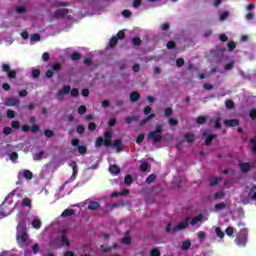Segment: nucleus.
<instances>
[{"label": "nucleus", "instance_id": "nucleus-1", "mask_svg": "<svg viewBox=\"0 0 256 256\" xmlns=\"http://www.w3.org/2000/svg\"><path fill=\"white\" fill-rule=\"evenodd\" d=\"M248 237L249 231L247 230V228H243L238 232L234 241L236 245H238V247H247Z\"/></svg>", "mask_w": 256, "mask_h": 256}, {"label": "nucleus", "instance_id": "nucleus-2", "mask_svg": "<svg viewBox=\"0 0 256 256\" xmlns=\"http://www.w3.org/2000/svg\"><path fill=\"white\" fill-rule=\"evenodd\" d=\"M17 229H22L23 233L20 234L19 232L16 235V239L18 243H27V226L18 224Z\"/></svg>", "mask_w": 256, "mask_h": 256}, {"label": "nucleus", "instance_id": "nucleus-3", "mask_svg": "<svg viewBox=\"0 0 256 256\" xmlns=\"http://www.w3.org/2000/svg\"><path fill=\"white\" fill-rule=\"evenodd\" d=\"M1 70L3 73H7L8 79H16L17 78V71L11 70V66L9 64H2Z\"/></svg>", "mask_w": 256, "mask_h": 256}, {"label": "nucleus", "instance_id": "nucleus-4", "mask_svg": "<svg viewBox=\"0 0 256 256\" xmlns=\"http://www.w3.org/2000/svg\"><path fill=\"white\" fill-rule=\"evenodd\" d=\"M147 139L149 141H152L153 145H157V143H161V141H163V135L151 131L150 133H148Z\"/></svg>", "mask_w": 256, "mask_h": 256}, {"label": "nucleus", "instance_id": "nucleus-5", "mask_svg": "<svg viewBox=\"0 0 256 256\" xmlns=\"http://www.w3.org/2000/svg\"><path fill=\"white\" fill-rule=\"evenodd\" d=\"M70 92L71 86H63V88L57 92L56 97L59 101H62V99H65V95H69Z\"/></svg>", "mask_w": 256, "mask_h": 256}, {"label": "nucleus", "instance_id": "nucleus-6", "mask_svg": "<svg viewBox=\"0 0 256 256\" xmlns=\"http://www.w3.org/2000/svg\"><path fill=\"white\" fill-rule=\"evenodd\" d=\"M68 14H69V9L61 8V9L56 10L52 14V17H53V19H63V17H65Z\"/></svg>", "mask_w": 256, "mask_h": 256}, {"label": "nucleus", "instance_id": "nucleus-7", "mask_svg": "<svg viewBox=\"0 0 256 256\" xmlns=\"http://www.w3.org/2000/svg\"><path fill=\"white\" fill-rule=\"evenodd\" d=\"M189 218H186L184 221L180 222L177 226L172 228L173 233H177V231H183V229H187L189 227Z\"/></svg>", "mask_w": 256, "mask_h": 256}, {"label": "nucleus", "instance_id": "nucleus-8", "mask_svg": "<svg viewBox=\"0 0 256 256\" xmlns=\"http://www.w3.org/2000/svg\"><path fill=\"white\" fill-rule=\"evenodd\" d=\"M111 137H113V133L111 131H106L104 133V147H111L113 145Z\"/></svg>", "mask_w": 256, "mask_h": 256}, {"label": "nucleus", "instance_id": "nucleus-9", "mask_svg": "<svg viewBox=\"0 0 256 256\" xmlns=\"http://www.w3.org/2000/svg\"><path fill=\"white\" fill-rule=\"evenodd\" d=\"M20 103H21V100L15 97H9L5 101L6 107H15V105H19Z\"/></svg>", "mask_w": 256, "mask_h": 256}, {"label": "nucleus", "instance_id": "nucleus-10", "mask_svg": "<svg viewBox=\"0 0 256 256\" xmlns=\"http://www.w3.org/2000/svg\"><path fill=\"white\" fill-rule=\"evenodd\" d=\"M203 136L206 137L205 145L207 147L211 146V143H213V139H217V135L216 134L207 135L206 131L203 133Z\"/></svg>", "mask_w": 256, "mask_h": 256}, {"label": "nucleus", "instance_id": "nucleus-11", "mask_svg": "<svg viewBox=\"0 0 256 256\" xmlns=\"http://www.w3.org/2000/svg\"><path fill=\"white\" fill-rule=\"evenodd\" d=\"M226 127H237L239 125V119L224 120Z\"/></svg>", "mask_w": 256, "mask_h": 256}, {"label": "nucleus", "instance_id": "nucleus-12", "mask_svg": "<svg viewBox=\"0 0 256 256\" xmlns=\"http://www.w3.org/2000/svg\"><path fill=\"white\" fill-rule=\"evenodd\" d=\"M239 167L243 173H249L251 171V164L249 162L240 163Z\"/></svg>", "mask_w": 256, "mask_h": 256}, {"label": "nucleus", "instance_id": "nucleus-13", "mask_svg": "<svg viewBox=\"0 0 256 256\" xmlns=\"http://www.w3.org/2000/svg\"><path fill=\"white\" fill-rule=\"evenodd\" d=\"M139 99H141V94H139V92L132 91L130 93V101H131V103H137V101H139Z\"/></svg>", "mask_w": 256, "mask_h": 256}, {"label": "nucleus", "instance_id": "nucleus-14", "mask_svg": "<svg viewBox=\"0 0 256 256\" xmlns=\"http://www.w3.org/2000/svg\"><path fill=\"white\" fill-rule=\"evenodd\" d=\"M140 171H141L142 173H147V171H148V172L151 171V166H150L149 163H147V162H142V163L140 164Z\"/></svg>", "mask_w": 256, "mask_h": 256}, {"label": "nucleus", "instance_id": "nucleus-15", "mask_svg": "<svg viewBox=\"0 0 256 256\" xmlns=\"http://www.w3.org/2000/svg\"><path fill=\"white\" fill-rule=\"evenodd\" d=\"M109 172L112 173V175H119V173H121V168L114 164L109 167Z\"/></svg>", "mask_w": 256, "mask_h": 256}, {"label": "nucleus", "instance_id": "nucleus-16", "mask_svg": "<svg viewBox=\"0 0 256 256\" xmlns=\"http://www.w3.org/2000/svg\"><path fill=\"white\" fill-rule=\"evenodd\" d=\"M100 207L99 202L91 201L88 205L89 211H97V209Z\"/></svg>", "mask_w": 256, "mask_h": 256}, {"label": "nucleus", "instance_id": "nucleus-17", "mask_svg": "<svg viewBox=\"0 0 256 256\" xmlns=\"http://www.w3.org/2000/svg\"><path fill=\"white\" fill-rule=\"evenodd\" d=\"M156 115L154 113L150 114L147 118H144L141 122H140V127H143V125H146V123H149L151 121V119H155Z\"/></svg>", "mask_w": 256, "mask_h": 256}, {"label": "nucleus", "instance_id": "nucleus-18", "mask_svg": "<svg viewBox=\"0 0 256 256\" xmlns=\"http://www.w3.org/2000/svg\"><path fill=\"white\" fill-rule=\"evenodd\" d=\"M71 215H75V210L66 209L62 212L61 217L67 218V217H71Z\"/></svg>", "mask_w": 256, "mask_h": 256}, {"label": "nucleus", "instance_id": "nucleus-19", "mask_svg": "<svg viewBox=\"0 0 256 256\" xmlns=\"http://www.w3.org/2000/svg\"><path fill=\"white\" fill-rule=\"evenodd\" d=\"M121 139H116L113 143V147L117 150V153H121V147H122Z\"/></svg>", "mask_w": 256, "mask_h": 256}, {"label": "nucleus", "instance_id": "nucleus-20", "mask_svg": "<svg viewBox=\"0 0 256 256\" xmlns=\"http://www.w3.org/2000/svg\"><path fill=\"white\" fill-rule=\"evenodd\" d=\"M201 221H203V214H200V215L194 217V218L190 221V225L195 226L196 223H199V222H201Z\"/></svg>", "mask_w": 256, "mask_h": 256}, {"label": "nucleus", "instance_id": "nucleus-21", "mask_svg": "<svg viewBox=\"0 0 256 256\" xmlns=\"http://www.w3.org/2000/svg\"><path fill=\"white\" fill-rule=\"evenodd\" d=\"M184 139L187 141V143H193V141H195V135L193 133H186L184 135Z\"/></svg>", "mask_w": 256, "mask_h": 256}, {"label": "nucleus", "instance_id": "nucleus-22", "mask_svg": "<svg viewBox=\"0 0 256 256\" xmlns=\"http://www.w3.org/2000/svg\"><path fill=\"white\" fill-rule=\"evenodd\" d=\"M117 43H119V38H117V36H113L109 41V45L112 49L117 47Z\"/></svg>", "mask_w": 256, "mask_h": 256}, {"label": "nucleus", "instance_id": "nucleus-23", "mask_svg": "<svg viewBox=\"0 0 256 256\" xmlns=\"http://www.w3.org/2000/svg\"><path fill=\"white\" fill-rule=\"evenodd\" d=\"M15 11L18 15H23L27 13V8L25 6H16Z\"/></svg>", "mask_w": 256, "mask_h": 256}, {"label": "nucleus", "instance_id": "nucleus-24", "mask_svg": "<svg viewBox=\"0 0 256 256\" xmlns=\"http://www.w3.org/2000/svg\"><path fill=\"white\" fill-rule=\"evenodd\" d=\"M23 177L24 179H27L28 181H30V179H33V172L29 170H23Z\"/></svg>", "mask_w": 256, "mask_h": 256}, {"label": "nucleus", "instance_id": "nucleus-25", "mask_svg": "<svg viewBox=\"0 0 256 256\" xmlns=\"http://www.w3.org/2000/svg\"><path fill=\"white\" fill-rule=\"evenodd\" d=\"M102 145H105V140L103 139V137L99 136L96 138L95 147L99 148Z\"/></svg>", "mask_w": 256, "mask_h": 256}, {"label": "nucleus", "instance_id": "nucleus-26", "mask_svg": "<svg viewBox=\"0 0 256 256\" xmlns=\"http://www.w3.org/2000/svg\"><path fill=\"white\" fill-rule=\"evenodd\" d=\"M133 121H139V116H132V117L125 118V123H127V125H131Z\"/></svg>", "mask_w": 256, "mask_h": 256}, {"label": "nucleus", "instance_id": "nucleus-27", "mask_svg": "<svg viewBox=\"0 0 256 256\" xmlns=\"http://www.w3.org/2000/svg\"><path fill=\"white\" fill-rule=\"evenodd\" d=\"M41 225H42V223H41V220H39V219H34L32 221V227L34 229H41Z\"/></svg>", "mask_w": 256, "mask_h": 256}, {"label": "nucleus", "instance_id": "nucleus-28", "mask_svg": "<svg viewBox=\"0 0 256 256\" xmlns=\"http://www.w3.org/2000/svg\"><path fill=\"white\" fill-rule=\"evenodd\" d=\"M61 241L63 245H66V247H69V245H71V243L69 242V239H67V234H65V231L62 234Z\"/></svg>", "mask_w": 256, "mask_h": 256}, {"label": "nucleus", "instance_id": "nucleus-29", "mask_svg": "<svg viewBox=\"0 0 256 256\" xmlns=\"http://www.w3.org/2000/svg\"><path fill=\"white\" fill-rule=\"evenodd\" d=\"M70 167H72L73 177H77V171H78L77 162L73 161V162L70 164Z\"/></svg>", "mask_w": 256, "mask_h": 256}, {"label": "nucleus", "instance_id": "nucleus-30", "mask_svg": "<svg viewBox=\"0 0 256 256\" xmlns=\"http://www.w3.org/2000/svg\"><path fill=\"white\" fill-rule=\"evenodd\" d=\"M10 160L12 163H17V159H19V154L17 152H12L10 155Z\"/></svg>", "mask_w": 256, "mask_h": 256}, {"label": "nucleus", "instance_id": "nucleus-31", "mask_svg": "<svg viewBox=\"0 0 256 256\" xmlns=\"http://www.w3.org/2000/svg\"><path fill=\"white\" fill-rule=\"evenodd\" d=\"M43 155H45V153L43 151H40V152L34 154V156H33L34 161H41V159H43Z\"/></svg>", "mask_w": 256, "mask_h": 256}, {"label": "nucleus", "instance_id": "nucleus-32", "mask_svg": "<svg viewBox=\"0 0 256 256\" xmlns=\"http://www.w3.org/2000/svg\"><path fill=\"white\" fill-rule=\"evenodd\" d=\"M45 137H48V139H51L52 137H55V132L53 130L46 129L44 130Z\"/></svg>", "mask_w": 256, "mask_h": 256}, {"label": "nucleus", "instance_id": "nucleus-33", "mask_svg": "<svg viewBox=\"0 0 256 256\" xmlns=\"http://www.w3.org/2000/svg\"><path fill=\"white\" fill-rule=\"evenodd\" d=\"M215 233L219 239H223V237H225V232H223L220 227L216 228Z\"/></svg>", "mask_w": 256, "mask_h": 256}, {"label": "nucleus", "instance_id": "nucleus-34", "mask_svg": "<svg viewBox=\"0 0 256 256\" xmlns=\"http://www.w3.org/2000/svg\"><path fill=\"white\" fill-rule=\"evenodd\" d=\"M206 122L207 118H205V116H199L196 119V123H198V125H205Z\"/></svg>", "mask_w": 256, "mask_h": 256}, {"label": "nucleus", "instance_id": "nucleus-35", "mask_svg": "<svg viewBox=\"0 0 256 256\" xmlns=\"http://www.w3.org/2000/svg\"><path fill=\"white\" fill-rule=\"evenodd\" d=\"M191 247V241L186 240L182 243V250L187 251Z\"/></svg>", "mask_w": 256, "mask_h": 256}, {"label": "nucleus", "instance_id": "nucleus-36", "mask_svg": "<svg viewBox=\"0 0 256 256\" xmlns=\"http://www.w3.org/2000/svg\"><path fill=\"white\" fill-rule=\"evenodd\" d=\"M22 206L29 207V209H31V200L29 198H24L22 200Z\"/></svg>", "mask_w": 256, "mask_h": 256}, {"label": "nucleus", "instance_id": "nucleus-37", "mask_svg": "<svg viewBox=\"0 0 256 256\" xmlns=\"http://www.w3.org/2000/svg\"><path fill=\"white\" fill-rule=\"evenodd\" d=\"M124 183L126 185H131V183H133V176L131 175H126L125 178H124Z\"/></svg>", "mask_w": 256, "mask_h": 256}, {"label": "nucleus", "instance_id": "nucleus-38", "mask_svg": "<svg viewBox=\"0 0 256 256\" xmlns=\"http://www.w3.org/2000/svg\"><path fill=\"white\" fill-rule=\"evenodd\" d=\"M155 179H157V176H155V174H150L146 178V183H148V184L154 183Z\"/></svg>", "mask_w": 256, "mask_h": 256}, {"label": "nucleus", "instance_id": "nucleus-39", "mask_svg": "<svg viewBox=\"0 0 256 256\" xmlns=\"http://www.w3.org/2000/svg\"><path fill=\"white\" fill-rule=\"evenodd\" d=\"M153 132L158 135H163V125H156V128L153 130Z\"/></svg>", "mask_w": 256, "mask_h": 256}, {"label": "nucleus", "instance_id": "nucleus-40", "mask_svg": "<svg viewBox=\"0 0 256 256\" xmlns=\"http://www.w3.org/2000/svg\"><path fill=\"white\" fill-rule=\"evenodd\" d=\"M30 41H41V35L39 33H34L30 37Z\"/></svg>", "mask_w": 256, "mask_h": 256}, {"label": "nucleus", "instance_id": "nucleus-41", "mask_svg": "<svg viewBox=\"0 0 256 256\" xmlns=\"http://www.w3.org/2000/svg\"><path fill=\"white\" fill-rule=\"evenodd\" d=\"M54 7H56V8L69 7V2H56V3H54Z\"/></svg>", "mask_w": 256, "mask_h": 256}, {"label": "nucleus", "instance_id": "nucleus-42", "mask_svg": "<svg viewBox=\"0 0 256 256\" xmlns=\"http://www.w3.org/2000/svg\"><path fill=\"white\" fill-rule=\"evenodd\" d=\"M71 59L72 61H79V59H81V54L79 52H74L71 55Z\"/></svg>", "mask_w": 256, "mask_h": 256}, {"label": "nucleus", "instance_id": "nucleus-43", "mask_svg": "<svg viewBox=\"0 0 256 256\" xmlns=\"http://www.w3.org/2000/svg\"><path fill=\"white\" fill-rule=\"evenodd\" d=\"M11 127H12V129H21V123L19 122V121H12L11 122Z\"/></svg>", "mask_w": 256, "mask_h": 256}, {"label": "nucleus", "instance_id": "nucleus-44", "mask_svg": "<svg viewBox=\"0 0 256 256\" xmlns=\"http://www.w3.org/2000/svg\"><path fill=\"white\" fill-rule=\"evenodd\" d=\"M164 114H165V117H171V115H173V108L171 107H168L164 110Z\"/></svg>", "mask_w": 256, "mask_h": 256}, {"label": "nucleus", "instance_id": "nucleus-45", "mask_svg": "<svg viewBox=\"0 0 256 256\" xmlns=\"http://www.w3.org/2000/svg\"><path fill=\"white\" fill-rule=\"evenodd\" d=\"M40 76H41V71L39 69L32 70V77L34 79H38V77H40Z\"/></svg>", "mask_w": 256, "mask_h": 256}, {"label": "nucleus", "instance_id": "nucleus-46", "mask_svg": "<svg viewBox=\"0 0 256 256\" xmlns=\"http://www.w3.org/2000/svg\"><path fill=\"white\" fill-rule=\"evenodd\" d=\"M150 256H161V251H159V249H157V248H153L150 251Z\"/></svg>", "mask_w": 256, "mask_h": 256}, {"label": "nucleus", "instance_id": "nucleus-47", "mask_svg": "<svg viewBox=\"0 0 256 256\" xmlns=\"http://www.w3.org/2000/svg\"><path fill=\"white\" fill-rule=\"evenodd\" d=\"M78 153H80L81 155H85L87 153V147L86 146H78Z\"/></svg>", "mask_w": 256, "mask_h": 256}, {"label": "nucleus", "instance_id": "nucleus-48", "mask_svg": "<svg viewBox=\"0 0 256 256\" xmlns=\"http://www.w3.org/2000/svg\"><path fill=\"white\" fill-rule=\"evenodd\" d=\"M170 27H171V25L168 22L163 23L162 25H160L161 31H169Z\"/></svg>", "mask_w": 256, "mask_h": 256}, {"label": "nucleus", "instance_id": "nucleus-49", "mask_svg": "<svg viewBox=\"0 0 256 256\" xmlns=\"http://www.w3.org/2000/svg\"><path fill=\"white\" fill-rule=\"evenodd\" d=\"M225 207H227V204H225L224 202H221L219 204H216L214 206V209H216L217 211L221 210V209H225Z\"/></svg>", "mask_w": 256, "mask_h": 256}, {"label": "nucleus", "instance_id": "nucleus-50", "mask_svg": "<svg viewBox=\"0 0 256 256\" xmlns=\"http://www.w3.org/2000/svg\"><path fill=\"white\" fill-rule=\"evenodd\" d=\"M233 67H235V62H229L228 64H226L225 66H224V69H225V71H231V69H233Z\"/></svg>", "mask_w": 256, "mask_h": 256}, {"label": "nucleus", "instance_id": "nucleus-51", "mask_svg": "<svg viewBox=\"0 0 256 256\" xmlns=\"http://www.w3.org/2000/svg\"><path fill=\"white\" fill-rule=\"evenodd\" d=\"M223 197H225V193L223 191L217 192L214 195V199L216 200L223 199Z\"/></svg>", "mask_w": 256, "mask_h": 256}, {"label": "nucleus", "instance_id": "nucleus-52", "mask_svg": "<svg viewBox=\"0 0 256 256\" xmlns=\"http://www.w3.org/2000/svg\"><path fill=\"white\" fill-rule=\"evenodd\" d=\"M2 133H4L5 135H11V133H13V128L4 127L3 130H2Z\"/></svg>", "mask_w": 256, "mask_h": 256}, {"label": "nucleus", "instance_id": "nucleus-53", "mask_svg": "<svg viewBox=\"0 0 256 256\" xmlns=\"http://www.w3.org/2000/svg\"><path fill=\"white\" fill-rule=\"evenodd\" d=\"M225 105H226L227 109H233V107H235V102H233V100H227L225 102Z\"/></svg>", "mask_w": 256, "mask_h": 256}, {"label": "nucleus", "instance_id": "nucleus-54", "mask_svg": "<svg viewBox=\"0 0 256 256\" xmlns=\"http://www.w3.org/2000/svg\"><path fill=\"white\" fill-rule=\"evenodd\" d=\"M142 141H145V134L141 133L138 135V137L136 138V143L139 145L141 144Z\"/></svg>", "mask_w": 256, "mask_h": 256}, {"label": "nucleus", "instance_id": "nucleus-55", "mask_svg": "<svg viewBox=\"0 0 256 256\" xmlns=\"http://www.w3.org/2000/svg\"><path fill=\"white\" fill-rule=\"evenodd\" d=\"M76 132L79 133L80 135H83V133H85V126H83V125L77 126Z\"/></svg>", "mask_w": 256, "mask_h": 256}, {"label": "nucleus", "instance_id": "nucleus-56", "mask_svg": "<svg viewBox=\"0 0 256 256\" xmlns=\"http://www.w3.org/2000/svg\"><path fill=\"white\" fill-rule=\"evenodd\" d=\"M122 243H123V245H131V237L125 236V237L122 239Z\"/></svg>", "mask_w": 256, "mask_h": 256}, {"label": "nucleus", "instance_id": "nucleus-57", "mask_svg": "<svg viewBox=\"0 0 256 256\" xmlns=\"http://www.w3.org/2000/svg\"><path fill=\"white\" fill-rule=\"evenodd\" d=\"M225 233L228 237H233V227H227L226 230H225Z\"/></svg>", "mask_w": 256, "mask_h": 256}, {"label": "nucleus", "instance_id": "nucleus-58", "mask_svg": "<svg viewBox=\"0 0 256 256\" xmlns=\"http://www.w3.org/2000/svg\"><path fill=\"white\" fill-rule=\"evenodd\" d=\"M8 119H15V111L13 110H7V113H6Z\"/></svg>", "mask_w": 256, "mask_h": 256}, {"label": "nucleus", "instance_id": "nucleus-59", "mask_svg": "<svg viewBox=\"0 0 256 256\" xmlns=\"http://www.w3.org/2000/svg\"><path fill=\"white\" fill-rule=\"evenodd\" d=\"M229 17V12L224 11L222 14H220V21H225Z\"/></svg>", "mask_w": 256, "mask_h": 256}, {"label": "nucleus", "instance_id": "nucleus-60", "mask_svg": "<svg viewBox=\"0 0 256 256\" xmlns=\"http://www.w3.org/2000/svg\"><path fill=\"white\" fill-rule=\"evenodd\" d=\"M132 43H133V45H136V46L141 45V38H139V37L132 38Z\"/></svg>", "mask_w": 256, "mask_h": 256}, {"label": "nucleus", "instance_id": "nucleus-61", "mask_svg": "<svg viewBox=\"0 0 256 256\" xmlns=\"http://www.w3.org/2000/svg\"><path fill=\"white\" fill-rule=\"evenodd\" d=\"M237 47V44H235L233 41L228 42V49L229 51H234V49Z\"/></svg>", "mask_w": 256, "mask_h": 256}, {"label": "nucleus", "instance_id": "nucleus-62", "mask_svg": "<svg viewBox=\"0 0 256 256\" xmlns=\"http://www.w3.org/2000/svg\"><path fill=\"white\" fill-rule=\"evenodd\" d=\"M52 71H61V64L60 63L53 64Z\"/></svg>", "mask_w": 256, "mask_h": 256}, {"label": "nucleus", "instance_id": "nucleus-63", "mask_svg": "<svg viewBox=\"0 0 256 256\" xmlns=\"http://www.w3.org/2000/svg\"><path fill=\"white\" fill-rule=\"evenodd\" d=\"M122 15L125 19H129V17H131V12L130 10H123Z\"/></svg>", "mask_w": 256, "mask_h": 256}, {"label": "nucleus", "instance_id": "nucleus-64", "mask_svg": "<svg viewBox=\"0 0 256 256\" xmlns=\"http://www.w3.org/2000/svg\"><path fill=\"white\" fill-rule=\"evenodd\" d=\"M250 118H252L253 120L256 119V109L255 108L250 111Z\"/></svg>", "mask_w": 256, "mask_h": 256}]
</instances>
